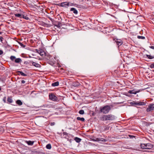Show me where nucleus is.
Listing matches in <instances>:
<instances>
[{
    "label": "nucleus",
    "mask_w": 154,
    "mask_h": 154,
    "mask_svg": "<svg viewBox=\"0 0 154 154\" xmlns=\"http://www.w3.org/2000/svg\"><path fill=\"white\" fill-rule=\"evenodd\" d=\"M113 107V105H105L100 108V112L103 114H106L109 112L111 108Z\"/></svg>",
    "instance_id": "obj_1"
},
{
    "label": "nucleus",
    "mask_w": 154,
    "mask_h": 154,
    "mask_svg": "<svg viewBox=\"0 0 154 154\" xmlns=\"http://www.w3.org/2000/svg\"><path fill=\"white\" fill-rule=\"evenodd\" d=\"M56 58L55 56L53 57L52 55L49 54V64L52 66H55V60L56 59Z\"/></svg>",
    "instance_id": "obj_2"
},
{
    "label": "nucleus",
    "mask_w": 154,
    "mask_h": 154,
    "mask_svg": "<svg viewBox=\"0 0 154 154\" xmlns=\"http://www.w3.org/2000/svg\"><path fill=\"white\" fill-rule=\"evenodd\" d=\"M142 149H151L153 148V145L151 143L141 144L140 145Z\"/></svg>",
    "instance_id": "obj_3"
},
{
    "label": "nucleus",
    "mask_w": 154,
    "mask_h": 154,
    "mask_svg": "<svg viewBox=\"0 0 154 154\" xmlns=\"http://www.w3.org/2000/svg\"><path fill=\"white\" fill-rule=\"evenodd\" d=\"M49 19L51 21L52 23L57 26V27H60L62 26V24L61 23L58 22L57 23L52 18L49 16Z\"/></svg>",
    "instance_id": "obj_4"
},
{
    "label": "nucleus",
    "mask_w": 154,
    "mask_h": 154,
    "mask_svg": "<svg viewBox=\"0 0 154 154\" xmlns=\"http://www.w3.org/2000/svg\"><path fill=\"white\" fill-rule=\"evenodd\" d=\"M49 99L54 101H57V98L53 93H51L49 95Z\"/></svg>",
    "instance_id": "obj_5"
},
{
    "label": "nucleus",
    "mask_w": 154,
    "mask_h": 154,
    "mask_svg": "<svg viewBox=\"0 0 154 154\" xmlns=\"http://www.w3.org/2000/svg\"><path fill=\"white\" fill-rule=\"evenodd\" d=\"M106 115L107 121H113L115 120L116 117L112 114H109Z\"/></svg>",
    "instance_id": "obj_6"
},
{
    "label": "nucleus",
    "mask_w": 154,
    "mask_h": 154,
    "mask_svg": "<svg viewBox=\"0 0 154 154\" xmlns=\"http://www.w3.org/2000/svg\"><path fill=\"white\" fill-rule=\"evenodd\" d=\"M36 52L38 53L42 57H45L46 56V54L45 52L42 49L35 50Z\"/></svg>",
    "instance_id": "obj_7"
},
{
    "label": "nucleus",
    "mask_w": 154,
    "mask_h": 154,
    "mask_svg": "<svg viewBox=\"0 0 154 154\" xmlns=\"http://www.w3.org/2000/svg\"><path fill=\"white\" fill-rule=\"evenodd\" d=\"M58 6L62 7L68 8L69 6V2H63L58 4Z\"/></svg>",
    "instance_id": "obj_8"
},
{
    "label": "nucleus",
    "mask_w": 154,
    "mask_h": 154,
    "mask_svg": "<svg viewBox=\"0 0 154 154\" xmlns=\"http://www.w3.org/2000/svg\"><path fill=\"white\" fill-rule=\"evenodd\" d=\"M113 40L116 42L118 47L122 45L123 43L122 41L120 39H118L117 38H114Z\"/></svg>",
    "instance_id": "obj_9"
},
{
    "label": "nucleus",
    "mask_w": 154,
    "mask_h": 154,
    "mask_svg": "<svg viewBox=\"0 0 154 154\" xmlns=\"http://www.w3.org/2000/svg\"><path fill=\"white\" fill-rule=\"evenodd\" d=\"M154 109V104L152 103L149 104L148 107L146 109V111L149 112L152 111Z\"/></svg>",
    "instance_id": "obj_10"
},
{
    "label": "nucleus",
    "mask_w": 154,
    "mask_h": 154,
    "mask_svg": "<svg viewBox=\"0 0 154 154\" xmlns=\"http://www.w3.org/2000/svg\"><path fill=\"white\" fill-rule=\"evenodd\" d=\"M100 119L103 121H107L106 115H103L101 116L100 118Z\"/></svg>",
    "instance_id": "obj_11"
},
{
    "label": "nucleus",
    "mask_w": 154,
    "mask_h": 154,
    "mask_svg": "<svg viewBox=\"0 0 154 154\" xmlns=\"http://www.w3.org/2000/svg\"><path fill=\"white\" fill-rule=\"evenodd\" d=\"M70 11L73 12V13L76 15L78 14V12L77 10L75 8H71L70 9Z\"/></svg>",
    "instance_id": "obj_12"
},
{
    "label": "nucleus",
    "mask_w": 154,
    "mask_h": 154,
    "mask_svg": "<svg viewBox=\"0 0 154 154\" xmlns=\"http://www.w3.org/2000/svg\"><path fill=\"white\" fill-rule=\"evenodd\" d=\"M59 85V82L58 81L56 82L53 83H51V86L53 87L58 86Z\"/></svg>",
    "instance_id": "obj_13"
},
{
    "label": "nucleus",
    "mask_w": 154,
    "mask_h": 154,
    "mask_svg": "<svg viewBox=\"0 0 154 154\" xmlns=\"http://www.w3.org/2000/svg\"><path fill=\"white\" fill-rule=\"evenodd\" d=\"M25 142L27 143L28 145H30V146H32L33 145V143H34V141H32L30 140L29 141H25Z\"/></svg>",
    "instance_id": "obj_14"
},
{
    "label": "nucleus",
    "mask_w": 154,
    "mask_h": 154,
    "mask_svg": "<svg viewBox=\"0 0 154 154\" xmlns=\"http://www.w3.org/2000/svg\"><path fill=\"white\" fill-rule=\"evenodd\" d=\"M139 91H135L134 90H130L128 91V93L129 94H136L137 93H138Z\"/></svg>",
    "instance_id": "obj_15"
},
{
    "label": "nucleus",
    "mask_w": 154,
    "mask_h": 154,
    "mask_svg": "<svg viewBox=\"0 0 154 154\" xmlns=\"http://www.w3.org/2000/svg\"><path fill=\"white\" fill-rule=\"evenodd\" d=\"M22 61V60L20 58H17L14 60V62L16 63H19Z\"/></svg>",
    "instance_id": "obj_16"
},
{
    "label": "nucleus",
    "mask_w": 154,
    "mask_h": 154,
    "mask_svg": "<svg viewBox=\"0 0 154 154\" xmlns=\"http://www.w3.org/2000/svg\"><path fill=\"white\" fill-rule=\"evenodd\" d=\"M32 65L36 67H39L40 66V65L39 64L34 62L32 63Z\"/></svg>",
    "instance_id": "obj_17"
},
{
    "label": "nucleus",
    "mask_w": 154,
    "mask_h": 154,
    "mask_svg": "<svg viewBox=\"0 0 154 154\" xmlns=\"http://www.w3.org/2000/svg\"><path fill=\"white\" fill-rule=\"evenodd\" d=\"M7 101L9 103H12L13 102L12 98L11 97H8L7 98Z\"/></svg>",
    "instance_id": "obj_18"
},
{
    "label": "nucleus",
    "mask_w": 154,
    "mask_h": 154,
    "mask_svg": "<svg viewBox=\"0 0 154 154\" xmlns=\"http://www.w3.org/2000/svg\"><path fill=\"white\" fill-rule=\"evenodd\" d=\"M74 140L76 142L79 143L81 141L82 139L79 137H75Z\"/></svg>",
    "instance_id": "obj_19"
},
{
    "label": "nucleus",
    "mask_w": 154,
    "mask_h": 154,
    "mask_svg": "<svg viewBox=\"0 0 154 154\" xmlns=\"http://www.w3.org/2000/svg\"><path fill=\"white\" fill-rule=\"evenodd\" d=\"M17 72V73H19L21 75L24 76H26L27 75L26 74H25L21 71H18Z\"/></svg>",
    "instance_id": "obj_20"
},
{
    "label": "nucleus",
    "mask_w": 154,
    "mask_h": 154,
    "mask_svg": "<svg viewBox=\"0 0 154 154\" xmlns=\"http://www.w3.org/2000/svg\"><path fill=\"white\" fill-rule=\"evenodd\" d=\"M23 14H15L14 15L15 17H19L20 18H22V16Z\"/></svg>",
    "instance_id": "obj_21"
},
{
    "label": "nucleus",
    "mask_w": 154,
    "mask_h": 154,
    "mask_svg": "<svg viewBox=\"0 0 154 154\" xmlns=\"http://www.w3.org/2000/svg\"><path fill=\"white\" fill-rule=\"evenodd\" d=\"M77 119L78 120H80L82 122H84L85 119L84 118H80V117H78L77 118Z\"/></svg>",
    "instance_id": "obj_22"
},
{
    "label": "nucleus",
    "mask_w": 154,
    "mask_h": 154,
    "mask_svg": "<svg viewBox=\"0 0 154 154\" xmlns=\"http://www.w3.org/2000/svg\"><path fill=\"white\" fill-rule=\"evenodd\" d=\"M130 104L133 105L138 106L139 104L137 102H135V101H133L130 102Z\"/></svg>",
    "instance_id": "obj_23"
},
{
    "label": "nucleus",
    "mask_w": 154,
    "mask_h": 154,
    "mask_svg": "<svg viewBox=\"0 0 154 154\" xmlns=\"http://www.w3.org/2000/svg\"><path fill=\"white\" fill-rule=\"evenodd\" d=\"M17 103L20 106H21L22 105L23 103L22 101L20 100H17L16 101Z\"/></svg>",
    "instance_id": "obj_24"
},
{
    "label": "nucleus",
    "mask_w": 154,
    "mask_h": 154,
    "mask_svg": "<svg viewBox=\"0 0 154 154\" xmlns=\"http://www.w3.org/2000/svg\"><path fill=\"white\" fill-rule=\"evenodd\" d=\"M146 56L148 59H152L154 57H152L151 56V55H149L146 54Z\"/></svg>",
    "instance_id": "obj_25"
},
{
    "label": "nucleus",
    "mask_w": 154,
    "mask_h": 154,
    "mask_svg": "<svg viewBox=\"0 0 154 154\" xmlns=\"http://www.w3.org/2000/svg\"><path fill=\"white\" fill-rule=\"evenodd\" d=\"M16 58L14 56H11L10 57L11 60L13 61H14V60L16 59Z\"/></svg>",
    "instance_id": "obj_26"
},
{
    "label": "nucleus",
    "mask_w": 154,
    "mask_h": 154,
    "mask_svg": "<svg viewBox=\"0 0 154 154\" xmlns=\"http://www.w3.org/2000/svg\"><path fill=\"white\" fill-rule=\"evenodd\" d=\"M79 113L80 114L83 115L84 113V111L83 109H81L79 111Z\"/></svg>",
    "instance_id": "obj_27"
},
{
    "label": "nucleus",
    "mask_w": 154,
    "mask_h": 154,
    "mask_svg": "<svg viewBox=\"0 0 154 154\" xmlns=\"http://www.w3.org/2000/svg\"><path fill=\"white\" fill-rule=\"evenodd\" d=\"M139 104L138 105H145L146 103L145 102H137Z\"/></svg>",
    "instance_id": "obj_28"
},
{
    "label": "nucleus",
    "mask_w": 154,
    "mask_h": 154,
    "mask_svg": "<svg viewBox=\"0 0 154 154\" xmlns=\"http://www.w3.org/2000/svg\"><path fill=\"white\" fill-rule=\"evenodd\" d=\"M137 38L139 39H145V37L143 36H137Z\"/></svg>",
    "instance_id": "obj_29"
},
{
    "label": "nucleus",
    "mask_w": 154,
    "mask_h": 154,
    "mask_svg": "<svg viewBox=\"0 0 154 154\" xmlns=\"http://www.w3.org/2000/svg\"><path fill=\"white\" fill-rule=\"evenodd\" d=\"M19 44L23 48H24L25 47V45H24L23 43L20 42H18Z\"/></svg>",
    "instance_id": "obj_30"
},
{
    "label": "nucleus",
    "mask_w": 154,
    "mask_h": 154,
    "mask_svg": "<svg viewBox=\"0 0 154 154\" xmlns=\"http://www.w3.org/2000/svg\"><path fill=\"white\" fill-rule=\"evenodd\" d=\"M22 15L23 16H22V18L27 20H28L29 19V17H26V16H25L23 14Z\"/></svg>",
    "instance_id": "obj_31"
},
{
    "label": "nucleus",
    "mask_w": 154,
    "mask_h": 154,
    "mask_svg": "<svg viewBox=\"0 0 154 154\" xmlns=\"http://www.w3.org/2000/svg\"><path fill=\"white\" fill-rule=\"evenodd\" d=\"M151 68H154V63H152L149 66Z\"/></svg>",
    "instance_id": "obj_32"
},
{
    "label": "nucleus",
    "mask_w": 154,
    "mask_h": 154,
    "mask_svg": "<svg viewBox=\"0 0 154 154\" xmlns=\"http://www.w3.org/2000/svg\"><path fill=\"white\" fill-rule=\"evenodd\" d=\"M4 40V38L2 36H0V40L1 42L3 43V41Z\"/></svg>",
    "instance_id": "obj_33"
},
{
    "label": "nucleus",
    "mask_w": 154,
    "mask_h": 154,
    "mask_svg": "<svg viewBox=\"0 0 154 154\" xmlns=\"http://www.w3.org/2000/svg\"><path fill=\"white\" fill-rule=\"evenodd\" d=\"M100 141H102L103 142H106V140L103 138H101V139L100 140Z\"/></svg>",
    "instance_id": "obj_34"
},
{
    "label": "nucleus",
    "mask_w": 154,
    "mask_h": 154,
    "mask_svg": "<svg viewBox=\"0 0 154 154\" xmlns=\"http://www.w3.org/2000/svg\"><path fill=\"white\" fill-rule=\"evenodd\" d=\"M55 123L54 122H51L50 123V125L51 126H53L54 125Z\"/></svg>",
    "instance_id": "obj_35"
},
{
    "label": "nucleus",
    "mask_w": 154,
    "mask_h": 154,
    "mask_svg": "<svg viewBox=\"0 0 154 154\" xmlns=\"http://www.w3.org/2000/svg\"><path fill=\"white\" fill-rule=\"evenodd\" d=\"M129 136L131 138H133V137H135V136H134L133 135H129Z\"/></svg>",
    "instance_id": "obj_36"
},
{
    "label": "nucleus",
    "mask_w": 154,
    "mask_h": 154,
    "mask_svg": "<svg viewBox=\"0 0 154 154\" xmlns=\"http://www.w3.org/2000/svg\"><path fill=\"white\" fill-rule=\"evenodd\" d=\"M6 97H4L3 99V101L4 103H6Z\"/></svg>",
    "instance_id": "obj_37"
},
{
    "label": "nucleus",
    "mask_w": 154,
    "mask_h": 154,
    "mask_svg": "<svg viewBox=\"0 0 154 154\" xmlns=\"http://www.w3.org/2000/svg\"><path fill=\"white\" fill-rule=\"evenodd\" d=\"M3 53V52L2 50H0V55L2 54Z\"/></svg>",
    "instance_id": "obj_38"
},
{
    "label": "nucleus",
    "mask_w": 154,
    "mask_h": 154,
    "mask_svg": "<svg viewBox=\"0 0 154 154\" xmlns=\"http://www.w3.org/2000/svg\"><path fill=\"white\" fill-rule=\"evenodd\" d=\"M101 139V138H97L96 140H95L96 141H100V140Z\"/></svg>",
    "instance_id": "obj_39"
},
{
    "label": "nucleus",
    "mask_w": 154,
    "mask_h": 154,
    "mask_svg": "<svg viewBox=\"0 0 154 154\" xmlns=\"http://www.w3.org/2000/svg\"><path fill=\"white\" fill-rule=\"evenodd\" d=\"M51 148V145L50 144H49V149H50Z\"/></svg>",
    "instance_id": "obj_40"
},
{
    "label": "nucleus",
    "mask_w": 154,
    "mask_h": 154,
    "mask_svg": "<svg viewBox=\"0 0 154 154\" xmlns=\"http://www.w3.org/2000/svg\"><path fill=\"white\" fill-rule=\"evenodd\" d=\"M25 82V81L24 80H22L21 81V83L22 84H24Z\"/></svg>",
    "instance_id": "obj_41"
},
{
    "label": "nucleus",
    "mask_w": 154,
    "mask_h": 154,
    "mask_svg": "<svg viewBox=\"0 0 154 154\" xmlns=\"http://www.w3.org/2000/svg\"><path fill=\"white\" fill-rule=\"evenodd\" d=\"M74 5V4L73 3H69V6H72Z\"/></svg>",
    "instance_id": "obj_42"
},
{
    "label": "nucleus",
    "mask_w": 154,
    "mask_h": 154,
    "mask_svg": "<svg viewBox=\"0 0 154 154\" xmlns=\"http://www.w3.org/2000/svg\"><path fill=\"white\" fill-rule=\"evenodd\" d=\"M149 48H151L154 49V46H151L149 47Z\"/></svg>",
    "instance_id": "obj_43"
},
{
    "label": "nucleus",
    "mask_w": 154,
    "mask_h": 154,
    "mask_svg": "<svg viewBox=\"0 0 154 154\" xmlns=\"http://www.w3.org/2000/svg\"><path fill=\"white\" fill-rule=\"evenodd\" d=\"M53 13H54V12L53 11H51L50 13H51V14H53Z\"/></svg>",
    "instance_id": "obj_44"
},
{
    "label": "nucleus",
    "mask_w": 154,
    "mask_h": 154,
    "mask_svg": "<svg viewBox=\"0 0 154 154\" xmlns=\"http://www.w3.org/2000/svg\"><path fill=\"white\" fill-rule=\"evenodd\" d=\"M48 144H47L46 146V148L47 149H48Z\"/></svg>",
    "instance_id": "obj_45"
},
{
    "label": "nucleus",
    "mask_w": 154,
    "mask_h": 154,
    "mask_svg": "<svg viewBox=\"0 0 154 154\" xmlns=\"http://www.w3.org/2000/svg\"><path fill=\"white\" fill-rule=\"evenodd\" d=\"M63 134L64 135H66L67 134V133L66 132H64L63 133Z\"/></svg>",
    "instance_id": "obj_46"
},
{
    "label": "nucleus",
    "mask_w": 154,
    "mask_h": 154,
    "mask_svg": "<svg viewBox=\"0 0 154 154\" xmlns=\"http://www.w3.org/2000/svg\"><path fill=\"white\" fill-rule=\"evenodd\" d=\"M27 62H24V64H27Z\"/></svg>",
    "instance_id": "obj_47"
},
{
    "label": "nucleus",
    "mask_w": 154,
    "mask_h": 154,
    "mask_svg": "<svg viewBox=\"0 0 154 154\" xmlns=\"http://www.w3.org/2000/svg\"><path fill=\"white\" fill-rule=\"evenodd\" d=\"M51 24H49V26H48V27H50V26H51Z\"/></svg>",
    "instance_id": "obj_48"
},
{
    "label": "nucleus",
    "mask_w": 154,
    "mask_h": 154,
    "mask_svg": "<svg viewBox=\"0 0 154 154\" xmlns=\"http://www.w3.org/2000/svg\"><path fill=\"white\" fill-rule=\"evenodd\" d=\"M113 5H115L114 4H112V5H111V6H113Z\"/></svg>",
    "instance_id": "obj_49"
},
{
    "label": "nucleus",
    "mask_w": 154,
    "mask_h": 154,
    "mask_svg": "<svg viewBox=\"0 0 154 154\" xmlns=\"http://www.w3.org/2000/svg\"><path fill=\"white\" fill-rule=\"evenodd\" d=\"M49 91H52V90H51V89H49Z\"/></svg>",
    "instance_id": "obj_50"
},
{
    "label": "nucleus",
    "mask_w": 154,
    "mask_h": 154,
    "mask_svg": "<svg viewBox=\"0 0 154 154\" xmlns=\"http://www.w3.org/2000/svg\"><path fill=\"white\" fill-rule=\"evenodd\" d=\"M51 83V81H50V82H49V83Z\"/></svg>",
    "instance_id": "obj_51"
},
{
    "label": "nucleus",
    "mask_w": 154,
    "mask_h": 154,
    "mask_svg": "<svg viewBox=\"0 0 154 154\" xmlns=\"http://www.w3.org/2000/svg\"><path fill=\"white\" fill-rule=\"evenodd\" d=\"M2 33L1 32H0V34H1Z\"/></svg>",
    "instance_id": "obj_52"
},
{
    "label": "nucleus",
    "mask_w": 154,
    "mask_h": 154,
    "mask_svg": "<svg viewBox=\"0 0 154 154\" xmlns=\"http://www.w3.org/2000/svg\"><path fill=\"white\" fill-rule=\"evenodd\" d=\"M152 71L153 72H154V70H153Z\"/></svg>",
    "instance_id": "obj_53"
}]
</instances>
